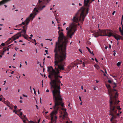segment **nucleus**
I'll list each match as a JSON object with an SVG mask.
<instances>
[{
  "mask_svg": "<svg viewBox=\"0 0 123 123\" xmlns=\"http://www.w3.org/2000/svg\"><path fill=\"white\" fill-rule=\"evenodd\" d=\"M66 55H64L63 56H59L57 54L55 55L54 66L55 69L52 66L48 67L47 71L49 74L48 77L50 79L51 81L50 83L51 88L52 90L53 96L54 101L56 106L59 103H61L62 98L60 93V90L61 82L59 78H62V76L59 75L60 70H64V65L65 64V61Z\"/></svg>",
  "mask_w": 123,
  "mask_h": 123,
  "instance_id": "obj_1",
  "label": "nucleus"
},
{
  "mask_svg": "<svg viewBox=\"0 0 123 123\" xmlns=\"http://www.w3.org/2000/svg\"><path fill=\"white\" fill-rule=\"evenodd\" d=\"M90 0H84V5L86 7L84 8V7H81L79 9L74 16L73 17L72 19L73 22L68 27L66 28L67 31V35L70 38H72V36L74 34V33L76 30L77 24L76 23L79 22L81 24H82L88 12V7L89 6V3ZM94 0H92L91 2Z\"/></svg>",
  "mask_w": 123,
  "mask_h": 123,
  "instance_id": "obj_2",
  "label": "nucleus"
},
{
  "mask_svg": "<svg viewBox=\"0 0 123 123\" xmlns=\"http://www.w3.org/2000/svg\"><path fill=\"white\" fill-rule=\"evenodd\" d=\"M58 32L59 35L58 41L56 43L54 52L55 54L57 53L59 56H63L64 55H66V44L68 43V41L67 38L64 36L62 32L59 30Z\"/></svg>",
  "mask_w": 123,
  "mask_h": 123,
  "instance_id": "obj_3",
  "label": "nucleus"
},
{
  "mask_svg": "<svg viewBox=\"0 0 123 123\" xmlns=\"http://www.w3.org/2000/svg\"><path fill=\"white\" fill-rule=\"evenodd\" d=\"M99 30L98 32L95 31L94 32V33L95 37H96L99 36H106L109 37L112 36L117 40L120 39H122L121 36L116 34L113 33L111 32L112 31L111 30H101L99 29Z\"/></svg>",
  "mask_w": 123,
  "mask_h": 123,
  "instance_id": "obj_4",
  "label": "nucleus"
},
{
  "mask_svg": "<svg viewBox=\"0 0 123 123\" xmlns=\"http://www.w3.org/2000/svg\"><path fill=\"white\" fill-rule=\"evenodd\" d=\"M31 19H32L31 17H30V16L26 19L25 21V22L26 23V25L22 27L23 29L21 31L19 32L18 33L12 37L13 38V40L14 41L18 38L19 37H21V35L22 36V34L23 35H25L28 36L26 34L27 27V25L29 23L30 20Z\"/></svg>",
  "mask_w": 123,
  "mask_h": 123,
  "instance_id": "obj_5",
  "label": "nucleus"
},
{
  "mask_svg": "<svg viewBox=\"0 0 123 123\" xmlns=\"http://www.w3.org/2000/svg\"><path fill=\"white\" fill-rule=\"evenodd\" d=\"M42 1L40 0H39L38 2V5L37 7H35L33 11V13H31L29 16L30 17H31L32 20L35 16L38 13H39V11H40L45 7V5L42 6V4H41L42 2Z\"/></svg>",
  "mask_w": 123,
  "mask_h": 123,
  "instance_id": "obj_6",
  "label": "nucleus"
},
{
  "mask_svg": "<svg viewBox=\"0 0 123 123\" xmlns=\"http://www.w3.org/2000/svg\"><path fill=\"white\" fill-rule=\"evenodd\" d=\"M111 101L110 102V115L112 116L111 119L112 120L115 119L117 118V116L114 115V114L116 113L117 112V110L114 111L115 110V106H113L112 104H111Z\"/></svg>",
  "mask_w": 123,
  "mask_h": 123,
  "instance_id": "obj_7",
  "label": "nucleus"
},
{
  "mask_svg": "<svg viewBox=\"0 0 123 123\" xmlns=\"http://www.w3.org/2000/svg\"><path fill=\"white\" fill-rule=\"evenodd\" d=\"M108 94L110 96V102L111 101V104H112V100L114 99V98H116V96H113V94L114 93L113 92L114 91H117L115 89H109L108 90Z\"/></svg>",
  "mask_w": 123,
  "mask_h": 123,
  "instance_id": "obj_8",
  "label": "nucleus"
},
{
  "mask_svg": "<svg viewBox=\"0 0 123 123\" xmlns=\"http://www.w3.org/2000/svg\"><path fill=\"white\" fill-rule=\"evenodd\" d=\"M82 62V61L81 60L79 62V60H78L73 62L69 65V68L71 69L75 66H76L77 65L79 64H81V63Z\"/></svg>",
  "mask_w": 123,
  "mask_h": 123,
  "instance_id": "obj_9",
  "label": "nucleus"
},
{
  "mask_svg": "<svg viewBox=\"0 0 123 123\" xmlns=\"http://www.w3.org/2000/svg\"><path fill=\"white\" fill-rule=\"evenodd\" d=\"M112 104H113V106H115V109L114 110V111L115 110H117V109L120 110L121 109V108L120 107V106H118L117 107V108H116V105L117 103V101H114V99L112 100Z\"/></svg>",
  "mask_w": 123,
  "mask_h": 123,
  "instance_id": "obj_10",
  "label": "nucleus"
},
{
  "mask_svg": "<svg viewBox=\"0 0 123 123\" xmlns=\"http://www.w3.org/2000/svg\"><path fill=\"white\" fill-rule=\"evenodd\" d=\"M23 117H21V118L23 120V123H26V120L29 122L27 118L26 117L25 115H23Z\"/></svg>",
  "mask_w": 123,
  "mask_h": 123,
  "instance_id": "obj_11",
  "label": "nucleus"
},
{
  "mask_svg": "<svg viewBox=\"0 0 123 123\" xmlns=\"http://www.w3.org/2000/svg\"><path fill=\"white\" fill-rule=\"evenodd\" d=\"M12 39H13V38L12 37V38H9V39L6 42V44L7 45H8L12 43V41H11V42H10V41Z\"/></svg>",
  "mask_w": 123,
  "mask_h": 123,
  "instance_id": "obj_12",
  "label": "nucleus"
},
{
  "mask_svg": "<svg viewBox=\"0 0 123 123\" xmlns=\"http://www.w3.org/2000/svg\"><path fill=\"white\" fill-rule=\"evenodd\" d=\"M51 0H43L42 3L45 5H47Z\"/></svg>",
  "mask_w": 123,
  "mask_h": 123,
  "instance_id": "obj_13",
  "label": "nucleus"
},
{
  "mask_svg": "<svg viewBox=\"0 0 123 123\" xmlns=\"http://www.w3.org/2000/svg\"><path fill=\"white\" fill-rule=\"evenodd\" d=\"M4 103L7 106L9 107L10 106V103L8 101H5Z\"/></svg>",
  "mask_w": 123,
  "mask_h": 123,
  "instance_id": "obj_14",
  "label": "nucleus"
},
{
  "mask_svg": "<svg viewBox=\"0 0 123 123\" xmlns=\"http://www.w3.org/2000/svg\"><path fill=\"white\" fill-rule=\"evenodd\" d=\"M122 26V30L121 29V27H120L119 28V31H120V33L123 36V25Z\"/></svg>",
  "mask_w": 123,
  "mask_h": 123,
  "instance_id": "obj_15",
  "label": "nucleus"
},
{
  "mask_svg": "<svg viewBox=\"0 0 123 123\" xmlns=\"http://www.w3.org/2000/svg\"><path fill=\"white\" fill-rule=\"evenodd\" d=\"M86 48L87 49H88V51L90 53H91V54H92L93 55H94V54L93 53V52H92L90 50V49L89 48H88L87 47H86Z\"/></svg>",
  "mask_w": 123,
  "mask_h": 123,
  "instance_id": "obj_16",
  "label": "nucleus"
},
{
  "mask_svg": "<svg viewBox=\"0 0 123 123\" xmlns=\"http://www.w3.org/2000/svg\"><path fill=\"white\" fill-rule=\"evenodd\" d=\"M22 36L25 39H26L27 40L29 41L28 40V36H26V35H23V34H22Z\"/></svg>",
  "mask_w": 123,
  "mask_h": 123,
  "instance_id": "obj_17",
  "label": "nucleus"
},
{
  "mask_svg": "<svg viewBox=\"0 0 123 123\" xmlns=\"http://www.w3.org/2000/svg\"><path fill=\"white\" fill-rule=\"evenodd\" d=\"M106 86L107 87V88L109 89H111L110 88L111 86L109 84H106Z\"/></svg>",
  "mask_w": 123,
  "mask_h": 123,
  "instance_id": "obj_18",
  "label": "nucleus"
},
{
  "mask_svg": "<svg viewBox=\"0 0 123 123\" xmlns=\"http://www.w3.org/2000/svg\"><path fill=\"white\" fill-rule=\"evenodd\" d=\"M94 66V67L96 68L97 69H98L99 68V66L97 64H95Z\"/></svg>",
  "mask_w": 123,
  "mask_h": 123,
  "instance_id": "obj_19",
  "label": "nucleus"
},
{
  "mask_svg": "<svg viewBox=\"0 0 123 123\" xmlns=\"http://www.w3.org/2000/svg\"><path fill=\"white\" fill-rule=\"evenodd\" d=\"M13 44H11V45L8 46V47L7 48L6 47V50L7 51H8L9 50V49L10 48V47L11 46L13 45Z\"/></svg>",
  "mask_w": 123,
  "mask_h": 123,
  "instance_id": "obj_20",
  "label": "nucleus"
},
{
  "mask_svg": "<svg viewBox=\"0 0 123 123\" xmlns=\"http://www.w3.org/2000/svg\"><path fill=\"white\" fill-rule=\"evenodd\" d=\"M121 64V62H118L117 63V66L118 67H119Z\"/></svg>",
  "mask_w": 123,
  "mask_h": 123,
  "instance_id": "obj_21",
  "label": "nucleus"
},
{
  "mask_svg": "<svg viewBox=\"0 0 123 123\" xmlns=\"http://www.w3.org/2000/svg\"><path fill=\"white\" fill-rule=\"evenodd\" d=\"M25 21H26V20H25V22H22V24H20L19 25H22V24L23 25H25V23H26V25H26V23L25 22Z\"/></svg>",
  "mask_w": 123,
  "mask_h": 123,
  "instance_id": "obj_22",
  "label": "nucleus"
},
{
  "mask_svg": "<svg viewBox=\"0 0 123 123\" xmlns=\"http://www.w3.org/2000/svg\"><path fill=\"white\" fill-rule=\"evenodd\" d=\"M4 52H5L6 51V47L3 49Z\"/></svg>",
  "mask_w": 123,
  "mask_h": 123,
  "instance_id": "obj_23",
  "label": "nucleus"
},
{
  "mask_svg": "<svg viewBox=\"0 0 123 123\" xmlns=\"http://www.w3.org/2000/svg\"><path fill=\"white\" fill-rule=\"evenodd\" d=\"M17 111H16V110L15 109L13 111V112H15V114H18V115H19V114H17Z\"/></svg>",
  "mask_w": 123,
  "mask_h": 123,
  "instance_id": "obj_24",
  "label": "nucleus"
},
{
  "mask_svg": "<svg viewBox=\"0 0 123 123\" xmlns=\"http://www.w3.org/2000/svg\"><path fill=\"white\" fill-rule=\"evenodd\" d=\"M29 123H37V122H36L35 123L33 121H29Z\"/></svg>",
  "mask_w": 123,
  "mask_h": 123,
  "instance_id": "obj_25",
  "label": "nucleus"
},
{
  "mask_svg": "<svg viewBox=\"0 0 123 123\" xmlns=\"http://www.w3.org/2000/svg\"><path fill=\"white\" fill-rule=\"evenodd\" d=\"M55 19L56 20V21H57L58 20L59 18H58V16H55Z\"/></svg>",
  "mask_w": 123,
  "mask_h": 123,
  "instance_id": "obj_26",
  "label": "nucleus"
},
{
  "mask_svg": "<svg viewBox=\"0 0 123 123\" xmlns=\"http://www.w3.org/2000/svg\"><path fill=\"white\" fill-rule=\"evenodd\" d=\"M33 90H34V93L36 95V92L35 90V89L34 88H33Z\"/></svg>",
  "mask_w": 123,
  "mask_h": 123,
  "instance_id": "obj_27",
  "label": "nucleus"
},
{
  "mask_svg": "<svg viewBox=\"0 0 123 123\" xmlns=\"http://www.w3.org/2000/svg\"><path fill=\"white\" fill-rule=\"evenodd\" d=\"M87 43L89 45H90L91 44V42H90L89 41H88V42H87Z\"/></svg>",
  "mask_w": 123,
  "mask_h": 123,
  "instance_id": "obj_28",
  "label": "nucleus"
},
{
  "mask_svg": "<svg viewBox=\"0 0 123 123\" xmlns=\"http://www.w3.org/2000/svg\"><path fill=\"white\" fill-rule=\"evenodd\" d=\"M10 106H11V107H13V105L12 104H10Z\"/></svg>",
  "mask_w": 123,
  "mask_h": 123,
  "instance_id": "obj_29",
  "label": "nucleus"
},
{
  "mask_svg": "<svg viewBox=\"0 0 123 123\" xmlns=\"http://www.w3.org/2000/svg\"><path fill=\"white\" fill-rule=\"evenodd\" d=\"M108 82L109 83H111V81L110 80H109L108 81Z\"/></svg>",
  "mask_w": 123,
  "mask_h": 123,
  "instance_id": "obj_30",
  "label": "nucleus"
},
{
  "mask_svg": "<svg viewBox=\"0 0 123 123\" xmlns=\"http://www.w3.org/2000/svg\"><path fill=\"white\" fill-rule=\"evenodd\" d=\"M82 65L83 67H85V63L84 62H83L82 63Z\"/></svg>",
  "mask_w": 123,
  "mask_h": 123,
  "instance_id": "obj_31",
  "label": "nucleus"
},
{
  "mask_svg": "<svg viewBox=\"0 0 123 123\" xmlns=\"http://www.w3.org/2000/svg\"><path fill=\"white\" fill-rule=\"evenodd\" d=\"M114 84L115 85L114 86H113V88H115L116 86V83H114Z\"/></svg>",
  "mask_w": 123,
  "mask_h": 123,
  "instance_id": "obj_32",
  "label": "nucleus"
},
{
  "mask_svg": "<svg viewBox=\"0 0 123 123\" xmlns=\"http://www.w3.org/2000/svg\"><path fill=\"white\" fill-rule=\"evenodd\" d=\"M1 45H2L3 46H4L5 44L4 43H1Z\"/></svg>",
  "mask_w": 123,
  "mask_h": 123,
  "instance_id": "obj_33",
  "label": "nucleus"
},
{
  "mask_svg": "<svg viewBox=\"0 0 123 123\" xmlns=\"http://www.w3.org/2000/svg\"><path fill=\"white\" fill-rule=\"evenodd\" d=\"M13 8L12 9V10H13L15 9V7H14L15 6L14 5H13Z\"/></svg>",
  "mask_w": 123,
  "mask_h": 123,
  "instance_id": "obj_34",
  "label": "nucleus"
},
{
  "mask_svg": "<svg viewBox=\"0 0 123 123\" xmlns=\"http://www.w3.org/2000/svg\"><path fill=\"white\" fill-rule=\"evenodd\" d=\"M9 109H10L11 110H13V109L12 108V107H11V106H9Z\"/></svg>",
  "mask_w": 123,
  "mask_h": 123,
  "instance_id": "obj_35",
  "label": "nucleus"
},
{
  "mask_svg": "<svg viewBox=\"0 0 123 123\" xmlns=\"http://www.w3.org/2000/svg\"><path fill=\"white\" fill-rule=\"evenodd\" d=\"M45 51L47 54H48V51L47 50H45Z\"/></svg>",
  "mask_w": 123,
  "mask_h": 123,
  "instance_id": "obj_36",
  "label": "nucleus"
},
{
  "mask_svg": "<svg viewBox=\"0 0 123 123\" xmlns=\"http://www.w3.org/2000/svg\"><path fill=\"white\" fill-rule=\"evenodd\" d=\"M20 115L21 116L22 115H23V113L22 112H20Z\"/></svg>",
  "mask_w": 123,
  "mask_h": 123,
  "instance_id": "obj_37",
  "label": "nucleus"
},
{
  "mask_svg": "<svg viewBox=\"0 0 123 123\" xmlns=\"http://www.w3.org/2000/svg\"><path fill=\"white\" fill-rule=\"evenodd\" d=\"M116 12V11H114L112 13V14L113 15H114V14Z\"/></svg>",
  "mask_w": 123,
  "mask_h": 123,
  "instance_id": "obj_38",
  "label": "nucleus"
},
{
  "mask_svg": "<svg viewBox=\"0 0 123 123\" xmlns=\"http://www.w3.org/2000/svg\"><path fill=\"white\" fill-rule=\"evenodd\" d=\"M79 51L81 53H82V50L80 49H79Z\"/></svg>",
  "mask_w": 123,
  "mask_h": 123,
  "instance_id": "obj_39",
  "label": "nucleus"
},
{
  "mask_svg": "<svg viewBox=\"0 0 123 123\" xmlns=\"http://www.w3.org/2000/svg\"><path fill=\"white\" fill-rule=\"evenodd\" d=\"M14 107L15 109L17 108V106L16 105H15Z\"/></svg>",
  "mask_w": 123,
  "mask_h": 123,
  "instance_id": "obj_40",
  "label": "nucleus"
},
{
  "mask_svg": "<svg viewBox=\"0 0 123 123\" xmlns=\"http://www.w3.org/2000/svg\"><path fill=\"white\" fill-rule=\"evenodd\" d=\"M79 99H80V101H82V100H81V98L80 97V96H79Z\"/></svg>",
  "mask_w": 123,
  "mask_h": 123,
  "instance_id": "obj_41",
  "label": "nucleus"
},
{
  "mask_svg": "<svg viewBox=\"0 0 123 123\" xmlns=\"http://www.w3.org/2000/svg\"><path fill=\"white\" fill-rule=\"evenodd\" d=\"M23 96H24V97H27V96H26V95H25L24 94H23Z\"/></svg>",
  "mask_w": 123,
  "mask_h": 123,
  "instance_id": "obj_42",
  "label": "nucleus"
},
{
  "mask_svg": "<svg viewBox=\"0 0 123 123\" xmlns=\"http://www.w3.org/2000/svg\"><path fill=\"white\" fill-rule=\"evenodd\" d=\"M95 60L97 62H98V61H97V59L96 58H95Z\"/></svg>",
  "mask_w": 123,
  "mask_h": 123,
  "instance_id": "obj_43",
  "label": "nucleus"
},
{
  "mask_svg": "<svg viewBox=\"0 0 123 123\" xmlns=\"http://www.w3.org/2000/svg\"><path fill=\"white\" fill-rule=\"evenodd\" d=\"M21 29H15V30H18V31H20L21 30Z\"/></svg>",
  "mask_w": 123,
  "mask_h": 123,
  "instance_id": "obj_44",
  "label": "nucleus"
},
{
  "mask_svg": "<svg viewBox=\"0 0 123 123\" xmlns=\"http://www.w3.org/2000/svg\"><path fill=\"white\" fill-rule=\"evenodd\" d=\"M36 107H37V109H38V106L37 105H36Z\"/></svg>",
  "mask_w": 123,
  "mask_h": 123,
  "instance_id": "obj_45",
  "label": "nucleus"
},
{
  "mask_svg": "<svg viewBox=\"0 0 123 123\" xmlns=\"http://www.w3.org/2000/svg\"><path fill=\"white\" fill-rule=\"evenodd\" d=\"M32 40H33V41L34 42H36V40L35 39H34V40L32 39Z\"/></svg>",
  "mask_w": 123,
  "mask_h": 123,
  "instance_id": "obj_46",
  "label": "nucleus"
},
{
  "mask_svg": "<svg viewBox=\"0 0 123 123\" xmlns=\"http://www.w3.org/2000/svg\"><path fill=\"white\" fill-rule=\"evenodd\" d=\"M30 89L31 90V92H32V90H31V86H30Z\"/></svg>",
  "mask_w": 123,
  "mask_h": 123,
  "instance_id": "obj_47",
  "label": "nucleus"
},
{
  "mask_svg": "<svg viewBox=\"0 0 123 123\" xmlns=\"http://www.w3.org/2000/svg\"><path fill=\"white\" fill-rule=\"evenodd\" d=\"M120 102V101H119V100H118V101H117V102L116 105H117L118 104V103H119V102Z\"/></svg>",
  "mask_w": 123,
  "mask_h": 123,
  "instance_id": "obj_48",
  "label": "nucleus"
},
{
  "mask_svg": "<svg viewBox=\"0 0 123 123\" xmlns=\"http://www.w3.org/2000/svg\"><path fill=\"white\" fill-rule=\"evenodd\" d=\"M116 53L115 52H114L113 54V55L115 56L116 55Z\"/></svg>",
  "mask_w": 123,
  "mask_h": 123,
  "instance_id": "obj_49",
  "label": "nucleus"
},
{
  "mask_svg": "<svg viewBox=\"0 0 123 123\" xmlns=\"http://www.w3.org/2000/svg\"><path fill=\"white\" fill-rule=\"evenodd\" d=\"M57 21L58 23H59L60 22V21H59L58 20Z\"/></svg>",
  "mask_w": 123,
  "mask_h": 123,
  "instance_id": "obj_50",
  "label": "nucleus"
},
{
  "mask_svg": "<svg viewBox=\"0 0 123 123\" xmlns=\"http://www.w3.org/2000/svg\"><path fill=\"white\" fill-rule=\"evenodd\" d=\"M2 98H0V101H2Z\"/></svg>",
  "mask_w": 123,
  "mask_h": 123,
  "instance_id": "obj_51",
  "label": "nucleus"
},
{
  "mask_svg": "<svg viewBox=\"0 0 123 123\" xmlns=\"http://www.w3.org/2000/svg\"><path fill=\"white\" fill-rule=\"evenodd\" d=\"M21 110H22V109H19V111H18L19 113H20V111H21Z\"/></svg>",
  "mask_w": 123,
  "mask_h": 123,
  "instance_id": "obj_52",
  "label": "nucleus"
},
{
  "mask_svg": "<svg viewBox=\"0 0 123 123\" xmlns=\"http://www.w3.org/2000/svg\"><path fill=\"white\" fill-rule=\"evenodd\" d=\"M113 120H112V119H110V121L111 122H112H112H112Z\"/></svg>",
  "mask_w": 123,
  "mask_h": 123,
  "instance_id": "obj_53",
  "label": "nucleus"
},
{
  "mask_svg": "<svg viewBox=\"0 0 123 123\" xmlns=\"http://www.w3.org/2000/svg\"><path fill=\"white\" fill-rule=\"evenodd\" d=\"M46 92H49V90L48 89H47V90L46 91Z\"/></svg>",
  "mask_w": 123,
  "mask_h": 123,
  "instance_id": "obj_54",
  "label": "nucleus"
},
{
  "mask_svg": "<svg viewBox=\"0 0 123 123\" xmlns=\"http://www.w3.org/2000/svg\"><path fill=\"white\" fill-rule=\"evenodd\" d=\"M47 57V58H51V57L49 56H48Z\"/></svg>",
  "mask_w": 123,
  "mask_h": 123,
  "instance_id": "obj_55",
  "label": "nucleus"
},
{
  "mask_svg": "<svg viewBox=\"0 0 123 123\" xmlns=\"http://www.w3.org/2000/svg\"><path fill=\"white\" fill-rule=\"evenodd\" d=\"M109 48L110 49H111V45H109Z\"/></svg>",
  "mask_w": 123,
  "mask_h": 123,
  "instance_id": "obj_56",
  "label": "nucleus"
},
{
  "mask_svg": "<svg viewBox=\"0 0 123 123\" xmlns=\"http://www.w3.org/2000/svg\"><path fill=\"white\" fill-rule=\"evenodd\" d=\"M48 113V111H46L45 112V114H47Z\"/></svg>",
  "mask_w": 123,
  "mask_h": 123,
  "instance_id": "obj_57",
  "label": "nucleus"
},
{
  "mask_svg": "<svg viewBox=\"0 0 123 123\" xmlns=\"http://www.w3.org/2000/svg\"><path fill=\"white\" fill-rule=\"evenodd\" d=\"M38 123H39V122H40V120L39 119H38Z\"/></svg>",
  "mask_w": 123,
  "mask_h": 123,
  "instance_id": "obj_58",
  "label": "nucleus"
},
{
  "mask_svg": "<svg viewBox=\"0 0 123 123\" xmlns=\"http://www.w3.org/2000/svg\"><path fill=\"white\" fill-rule=\"evenodd\" d=\"M42 123H45V121L43 120V121L42 122Z\"/></svg>",
  "mask_w": 123,
  "mask_h": 123,
  "instance_id": "obj_59",
  "label": "nucleus"
},
{
  "mask_svg": "<svg viewBox=\"0 0 123 123\" xmlns=\"http://www.w3.org/2000/svg\"><path fill=\"white\" fill-rule=\"evenodd\" d=\"M14 72V71H12V72L11 73V74H13Z\"/></svg>",
  "mask_w": 123,
  "mask_h": 123,
  "instance_id": "obj_60",
  "label": "nucleus"
},
{
  "mask_svg": "<svg viewBox=\"0 0 123 123\" xmlns=\"http://www.w3.org/2000/svg\"><path fill=\"white\" fill-rule=\"evenodd\" d=\"M79 5L80 6H82V4H80V3H79Z\"/></svg>",
  "mask_w": 123,
  "mask_h": 123,
  "instance_id": "obj_61",
  "label": "nucleus"
},
{
  "mask_svg": "<svg viewBox=\"0 0 123 123\" xmlns=\"http://www.w3.org/2000/svg\"><path fill=\"white\" fill-rule=\"evenodd\" d=\"M96 82L97 83H98V81L97 80H96Z\"/></svg>",
  "mask_w": 123,
  "mask_h": 123,
  "instance_id": "obj_62",
  "label": "nucleus"
},
{
  "mask_svg": "<svg viewBox=\"0 0 123 123\" xmlns=\"http://www.w3.org/2000/svg\"><path fill=\"white\" fill-rule=\"evenodd\" d=\"M29 38V39H31L32 40V38L31 37H29V38Z\"/></svg>",
  "mask_w": 123,
  "mask_h": 123,
  "instance_id": "obj_63",
  "label": "nucleus"
},
{
  "mask_svg": "<svg viewBox=\"0 0 123 123\" xmlns=\"http://www.w3.org/2000/svg\"><path fill=\"white\" fill-rule=\"evenodd\" d=\"M19 102L21 103H22V101L21 100H20L19 101Z\"/></svg>",
  "mask_w": 123,
  "mask_h": 123,
  "instance_id": "obj_64",
  "label": "nucleus"
}]
</instances>
